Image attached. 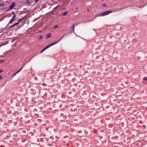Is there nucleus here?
Wrapping results in <instances>:
<instances>
[{
  "mask_svg": "<svg viewBox=\"0 0 147 147\" xmlns=\"http://www.w3.org/2000/svg\"><path fill=\"white\" fill-rule=\"evenodd\" d=\"M113 12V11H105V12H103L102 13H101L99 14L98 15L96 16L98 17L104 16L105 15H107L110 13H112Z\"/></svg>",
  "mask_w": 147,
  "mask_h": 147,
  "instance_id": "nucleus-1",
  "label": "nucleus"
},
{
  "mask_svg": "<svg viewBox=\"0 0 147 147\" xmlns=\"http://www.w3.org/2000/svg\"><path fill=\"white\" fill-rule=\"evenodd\" d=\"M64 37V36H63L58 41H57V42H55L53 43H52L50 45H48V46H46V47H45L44 49H45V50H46V49H47L49 47H50L55 44H56L57 43H58V42H59L62 38H63Z\"/></svg>",
  "mask_w": 147,
  "mask_h": 147,
  "instance_id": "nucleus-2",
  "label": "nucleus"
},
{
  "mask_svg": "<svg viewBox=\"0 0 147 147\" xmlns=\"http://www.w3.org/2000/svg\"><path fill=\"white\" fill-rule=\"evenodd\" d=\"M15 3H13L11 5H10L9 7V10L12 9L15 6Z\"/></svg>",
  "mask_w": 147,
  "mask_h": 147,
  "instance_id": "nucleus-3",
  "label": "nucleus"
},
{
  "mask_svg": "<svg viewBox=\"0 0 147 147\" xmlns=\"http://www.w3.org/2000/svg\"><path fill=\"white\" fill-rule=\"evenodd\" d=\"M51 34H47L46 36V38H48L51 37Z\"/></svg>",
  "mask_w": 147,
  "mask_h": 147,
  "instance_id": "nucleus-4",
  "label": "nucleus"
},
{
  "mask_svg": "<svg viewBox=\"0 0 147 147\" xmlns=\"http://www.w3.org/2000/svg\"><path fill=\"white\" fill-rule=\"evenodd\" d=\"M68 13V12L67 11L64 12L62 14V16H65Z\"/></svg>",
  "mask_w": 147,
  "mask_h": 147,
  "instance_id": "nucleus-5",
  "label": "nucleus"
},
{
  "mask_svg": "<svg viewBox=\"0 0 147 147\" xmlns=\"http://www.w3.org/2000/svg\"><path fill=\"white\" fill-rule=\"evenodd\" d=\"M24 65H23L21 67V68L19 69V70H18V71L19 72H20V71H21V70L23 69V68L24 67Z\"/></svg>",
  "mask_w": 147,
  "mask_h": 147,
  "instance_id": "nucleus-6",
  "label": "nucleus"
},
{
  "mask_svg": "<svg viewBox=\"0 0 147 147\" xmlns=\"http://www.w3.org/2000/svg\"><path fill=\"white\" fill-rule=\"evenodd\" d=\"M13 19L12 18L11 19V20H10V21H9V24H11V22H13Z\"/></svg>",
  "mask_w": 147,
  "mask_h": 147,
  "instance_id": "nucleus-7",
  "label": "nucleus"
},
{
  "mask_svg": "<svg viewBox=\"0 0 147 147\" xmlns=\"http://www.w3.org/2000/svg\"><path fill=\"white\" fill-rule=\"evenodd\" d=\"M58 26L57 25H56L55 26L54 28V29H56L58 28Z\"/></svg>",
  "mask_w": 147,
  "mask_h": 147,
  "instance_id": "nucleus-8",
  "label": "nucleus"
},
{
  "mask_svg": "<svg viewBox=\"0 0 147 147\" xmlns=\"http://www.w3.org/2000/svg\"><path fill=\"white\" fill-rule=\"evenodd\" d=\"M43 38L42 36H40L38 38V39L40 40L42 39Z\"/></svg>",
  "mask_w": 147,
  "mask_h": 147,
  "instance_id": "nucleus-9",
  "label": "nucleus"
},
{
  "mask_svg": "<svg viewBox=\"0 0 147 147\" xmlns=\"http://www.w3.org/2000/svg\"><path fill=\"white\" fill-rule=\"evenodd\" d=\"M19 24V22H18L17 23H15L14 24V25L15 26H16L17 25Z\"/></svg>",
  "mask_w": 147,
  "mask_h": 147,
  "instance_id": "nucleus-10",
  "label": "nucleus"
},
{
  "mask_svg": "<svg viewBox=\"0 0 147 147\" xmlns=\"http://www.w3.org/2000/svg\"><path fill=\"white\" fill-rule=\"evenodd\" d=\"M45 51V49H44L43 48L42 49V50H41L40 51V53H42V52H43L44 51Z\"/></svg>",
  "mask_w": 147,
  "mask_h": 147,
  "instance_id": "nucleus-11",
  "label": "nucleus"
},
{
  "mask_svg": "<svg viewBox=\"0 0 147 147\" xmlns=\"http://www.w3.org/2000/svg\"><path fill=\"white\" fill-rule=\"evenodd\" d=\"M72 28L73 29V32H74V30L75 28V26L74 25H73L72 26Z\"/></svg>",
  "mask_w": 147,
  "mask_h": 147,
  "instance_id": "nucleus-12",
  "label": "nucleus"
},
{
  "mask_svg": "<svg viewBox=\"0 0 147 147\" xmlns=\"http://www.w3.org/2000/svg\"><path fill=\"white\" fill-rule=\"evenodd\" d=\"M15 26L13 24L12 26H10V28H13V27Z\"/></svg>",
  "mask_w": 147,
  "mask_h": 147,
  "instance_id": "nucleus-13",
  "label": "nucleus"
},
{
  "mask_svg": "<svg viewBox=\"0 0 147 147\" xmlns=\"http://www.w3.org/2000/svg\"><path fill=\"white\" fill-rule=\"evenodd\" d=\"M22 19H20V20H19L18 21V22H19V23L20 21L22 20Z\"/></svg>",
  "mask_w": 147,
  "mask_h": 147,
  "instance_id": "nucleus-14",
  "label": "nucleus"
},
{
  "mask_svg": "<svg viewBox=\"0 0 147 147\" xmlns=\"http://www.w3.org/2000/svg\"><path fill=\"white\" fill-rule=\"evenodd\" d=\"M16 75V74L15 73L13 74L12 76V77H13L14 76Z\"/></svg>",
  "mask_w": 147,
  "mask_h": 147,
  "instance_id": "nucleus-15",
  "label": "nucleus"
},
{
  "mask_svg": "<svg viewBox=\"0 0 147 147\" xmlns=\"http://www.w3.org/2000/svg\"><path fill=\"white\" fill-rule=\"evenodd\" d=\"M143 79L145 80H146L147 81V78H144Z\"/></svg>",
  "mask_w": 147,
  "mask_h": 147,
  "instance_id": "nucleus-16",
  "label": "nucleus"
},
{
  "mask_svg": "<svg viewBox=\"0 0 147 147\" xmlns=\"http://www.w3.org/2000/svg\"><path fill=\"white\" fill-rule=\"evenodd\" d=\"M16 17V15H14L12 18V19H13L14 18Z\"/></svg>",
  "mask_w": 147,
  "mask_h": 147,
  "instance_id": "nucleus-17",
  "label": "nucleus"
},
{
  "mask_svg": "<svg viewBox=\"0 0 147 147\" xmlns=\"http://www.w3.org/2000/svg\"><path fill=\"white\" fill-rule=\"evenodd\" d=\"M3 70H2L1 69H0V73H1V72H3Z\"/></svg>",
  "mask_w": 147,
  "mask_h": 147,
  "instance_id": "nucleus-18",
  "label": "nucleus"
},
{
  "mask_svg": "<svg viewBox=\"0 0 147 147\" xmlns=\"http://www.w3.org/2000/svg\"><path fill=\"white\" fill-rule=\"evenodd\" d=\"M19 72L18 71H17L15 73V74H16V75L18 74V73Z\"/></svg>",
  "mask_w": 147,
  "mask_h": 147,
  "instance_id": "nucleus-19",
  "label": "nucleus"
},
{
  "mask_svg": "<svg viewBox=\"0 0 147 147\" xmlns=\"http://www.w3.org/2000/svg\"><path fill=\"white\" fill-rule=\"evenodd\" d=\"M39 0H36L35 1V2L36 3H37V2L39 1Z\"/></svg>",
  "mask_w": 147,
  "mask_h": 147,
  "instance_id": "nucleus-20",
  "label": "nucleus"
},
{
  "mask_svg": "<svg viewBox=\"0 0 147 147\" xmlns=\"http://www.w3.org/2000/svg\"><path fill=\"white\" fill-rule=\"evenodd\" d=\"M12 14H13L14 15H15V13H14V11H12Z\"/></svg>",
  "mask_w": 147,
  "mask_h": 147,
  "instance_id": "nucleus-21",
  "label": "nucleus"
},
{
  "mask_svg": "<svg viewBox=\"0 0 147 147\" xmlns=\"http://www.w3.org/2000/svg\"><path fill=\"white\" fill-rule=\"evenodd\" d=\"M2 78V76H0V80Z\"/></svg>",
  "mask_w": 147,
  "mask_h": 147,
  "instance_id": "nucleus-22",
  "label": "nucleus"
},
{
  "mask_svg": "<svg viewBox=\"0 0 147 147\" xmlns=\"http://www.w3.org/2000/svg\"><path fill=\"white\" fill-rule=\"evenodd\" d=\"M103 6L104 7H105L106 6V5L105 4H104L103 5Z\"/></svg>",
  "mask_w": 147,
  "mask_h": 147,
  "instance_id": "nucleus-23",
  "label": "nucleus"
},
{
  "mask_svg": "<svg viewBox=\"0 0 147 147\" xmlns=\"http://www.w3.org/2000/svg\"><path fill=\"white\" fill-rule=\"evenodd\" d=\"M17 135H16L15 136H14V137H16V136H17Z\"/></svg>",
  "mask_w": 147,
  "mask_h": 147,
  "instance_id": "nucleus-24",
  "label": "nucleus"
},
{
  "mask_svg": "<svg viewBox=\"0 0 147 147\" xmlns=\"http://www.w3.org/2000/svg\"><path fill=\"white\" fill-rule=\"evenodd\" d=\"M17 135H16L15 136H14V137H16V136H17Z\"/></svg>",
  "mask_w": 147,
  "mask_h": 147,
  "instance_id": "nucleus-25",
  "label": "nucleus"
},
{
  "mask_svg": "<svg viewBox=\"0 0 147 147\" xmlns=\"http://www.w3.org/2000/svg\"><path fill=\"white\" fill-rule=\"evenodd\" d=\"M17 135H16L15 136H14V137H16V136H17Z\"/></svg>",
  "mask_w": 147,
  "mask_h": 147,
  "instance_id": "nucleus-26",
  "label": "nucleus"
},
{
  "mask_svg": "<svg viewBox=\"0 0 147 147\" xmlns=\"http://www.w3.org/2000/svg\"><path fill=\"white\" fill-rule=\"evenodd\" d=\"M104 0H101L102 1H104Z\"/></svg>",
  "mask_w": 147,
  "mask_h": 147,
  "instance_id": "nucleus-27",
  "label": "nucleus"
}]
</instances>
